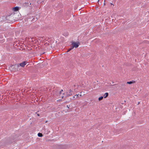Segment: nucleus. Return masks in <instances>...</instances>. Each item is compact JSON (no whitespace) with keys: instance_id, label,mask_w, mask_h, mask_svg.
<instances>
[{"instance_id":"1","label":"nucleus","mask_w":149,"mask_h":149,"mask_svg":"<svg viewBox=\"0 0 149 149\" xmlns=\"http://www.w3.org/2000/svg\"><path fill=\"white\" fill-rule=\"evenodd\" d=\"M77 86L74 85L72 87V89H70L68 91H67L65 94V97H68L72 95V93L73 92V90L75 91L76 88H75Z\"/></svg>"},{"instance_id":"2","label":"nucleus","mask_w":149,"mask_h":149,"mask_svg":"<svg viewBox=\"0 0 149 149\" xmlns=\"http://www.w3.org/2000/svg\"><path fill=\"white\" fill-rule=\"evenodd\" d=\"M79 44V43L78 42H72V47L73 48L74 47L77 48L78 47Z\"/></svg>"},{"instance_id":"3","label":"nucleus","mask_w":149,"mask_h":149,"mask_svg":"<svg viewBox=\"0 0 149 149\" xmlns=\"http://www.w3.org/2000/svg\"><path fill=\"white\" fill-rule=\"evenodd\" d=\"M64 146L62 145H58L56 146L55 147V149H64Z\"/></svg>"},{"instance_id":"4","label":"nucleus","mask_w":149,"mask_h":149,"mask_svg":"<svg viewBox=\"0 0 149 149\" xmlns=\"http://www.w3.org/2000/svg\"><path fill=\"white\" fill-rule=\"evenodd\" d=\"M79 97V94H76L73 97V99L74 100H76Z\"/></svg>"},{"instance_id":"5","label":"nucleus","mask_w":149,"mask_h":149,"mask_svg":"<svg viewBox=\"0 0 149 149\" xmlns=\"http://www.w3.org/2000/svg\"><path fill=\"white\" fill-rule=\"evenodd\" d=\"M26 64V62H24L19 64V65L20 66L22 67H24Z\"/></svg>"},{"instance_id":"6","label":"nucleus","mask_w":149,"mask_h":149,"mask_svg":"<svg viewBox=\"0 0 149 149\" xmlns=\"http://www.w3.org/2000/svg\"><path fill=\"white\" fill-rule=\"evenodd\" d=\"M19 9V8L18 7H15L13 8V9L14 11H17Z\"/></svg>"},{"instance_id":"7","label":"nucleus","mask_w":149,"mask_h":149,"mask_svg":"<svg viewBox=\"0 0 149 149\" xmlns=\"http://www.w3.org/2000/svg\"><path fill=\"white\" fill-rule=\"evenodd\" d=\"M108 93H105L103 96L104 98H106L108 97Z\"/></svg>"},{"instance_id":"8","label":"nucleus","mask_w":149,"mask_h":149,"mask_svg":"<svg viewBox=\"0 0 149 149\" xmlns=\"http://www.w3.org/2000/svg\"><path fill=\"white\" fill-rule=\"evenodd\" d=\"M38 136L39 137H42V134L41 133H38Z\"/></svg>"},{"instance_id":"9","label":"nucleus","mask_w":149,"mask_h":149,"mask_svg":"<svg viewBox=\"0 0 149 149\" xmlns=\"http://www.w3.org/2000/svg\"><path fill=\"white\" fill-rule=\"evenodd\" d=\"M134 82L131 81H127V84H132L133 83H134Z\"/></svg>"},{"instance_id":"10","label":"nucleus","mask_w":149,"mask_h":149,"mask_svg":"<svg viewBox=\"0 0 149 149\" xmlns=\"http://www.w3.org/2000/svg\"><path fill=\"white\" fill-rule=\"evenodd\" d=\"M103 97L101 96L98 98V100L99 101L103 99Z\"/></svg>"},{"instance_id":"11","label":"nucleus","mask_w":149,"mask_h":149,"mask_svg":"<svg viewBox=\"0 0 149 149\" xmlns=\"http://www.w3.org/2000/svg\"><path fill=\"white\" fill-rule=\"evenodd\" d=\"M73 48L72 47L68 49L67 52H69V51H70L71 50H72Z\"/></svg>"},{"instance_id":"12","label":"nucleus","mask_w":149,"mask_h":149,"mask_svg":"<svg viewBox=\"0 0 149 149\" xmlns=\"http://www.w3.org/2000/svg\"><path fill=\"white\" fill-rule=\"evenodd\" d=\"M44 1V0H39V2L40 3H41L42 2H43Z\"/></svg>"},{"instance_id":"13","label":"nucleus","mask_w":149,"mask_h":149,"mask_svg":"<svg viewBox=\"0 0 149 149\" xmlns=\"http://www.w3.org/2000/svg\"><path fill=\"white\" fill-rule=\"evenodd\" d=\"M63 92V90L62 89V90L60 91V94H61V93H62V92Z\"/></svg>"},{"instance_id":"14","label":"nucleus","mask_w":149,"mask_h":149,"mask_svg":"<svg viewBox=\"0 0 149 149\" xmlns=\"http://www.w3.org/2000/svg\"><path fill=\"white\" fill-rule=\"evenodd\" d=\"M15 67H19V65L18 64H17V65H15Z\"/></svg>"},{"instance_id":"15","label":"nucleus","mask_w":149,"mask_h":149,"mask_svg":"<svg viewBox=\"0 0 149 149\" xmlns=\"http://www.w3.org/2000/svg\"><path fill=\"white\" fill-rule=\"evenodd\" d=\"M41 38H39L38 39H39V40H41Z\"/></svg>"},{"instance_id":"16","label":"nucleus","mask_w":149,"mask_h":149,"mask_svg":"<svg viewBox=\"0 0 149 149\" xmlns=\"http://www.w3.org/2000/svg\"><path fill=\"white\" fill-rule=\"evenodd\" d=\"M61 97H62V98H63L64 96H62Z\"/></svg>"},{"instance_id":"17","label":"nucleus","mask_w":149,"mask_h":149,"mask_svg":"<svg viewBox=\"0 0 149 149\" xmlns=\"http://www.w3.org/2000/svg\"><path fill=\"white\" fill-rule=\"evenodd\" d=\"M67 107L68 108H69V107L68 106V105H67Z\"/></svg>"},{"instance_id":"18","label":"nucleus","mask_w":149,"mask_h":149,"mask_svg":"<svg viewBox=\"0 0 149 149\" xmlns=\"http://www.w3.org/2000/svg\"><path fill=\"white\" fill-rule=\"evenodd\" d=\"M79 96H80V97H81V96H82V95H81V94H80V95H79Z\"/></svg>"},{"instance_id":"19","label":"nucleus","mask_w":149,"mask_h":149,"mask_svg":"<svg viewBox=\"0 0 149 149\" xmlns=\"http://www.w3.org/2000/svg\"><path fill=\"white\" fill-rule=\"evenodd\" d=\"M40 47V46H38V48H39V47Z\"/></svg>"},{"instance_id":"20","label":"nucleus","mask_w":149,"mask_h":149,"mask_svg":"<svg viewBox=\"0 0 149 149\" xmlns=\"http://www.w3.org/2000/svg\"><path fill=\"white\" fill-rule=\"evenodd\" d=\"M63 94H64V93H63Z\"/></svg>"},{"instance_id":"21","label":"nucleus","mask_w":149,"mask_h":149,"mask_svg":"<svg viewBox=\"0 0 149 149\" xmlns=\"http://www.w3.org/2000/svg\"><path fill=\"white\" fill-rule=\"evenodd\" d=\"M38 116H39V115L38 114Z\"/></svg>"}]
</instances>
